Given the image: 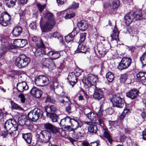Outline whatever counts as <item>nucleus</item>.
Here are the masks:
<instances>
[{
    "instance_id": "14",
    "label": "nucleus",
    "mask_w": 146,
    "mask_h": 146,
    "mask_svg": "<svg viewBox=\"0 0 146 146\" xmlns=\"http://www.w3.org/2000/svg\"><path fill=\"white\" fill-rule=\"evenodd\" d=\"M69 83L73 87L78 81V78L73 72H70L67 78Z\"/></svg>"
},
{
    "instance_id": "22",
    "label": "nucleus",
    "mask_w": 146,
    "mask_h": 146,
    "mask_svg": "<svg viewBox=\"0 0 146 146\" xmlns=\"http://www.w3.org/2000/svg\"><path fill=\"white\" fill-rule=\"evenodd\" d=\"M78 26L80 30L82 31L86 30L88 27L87 22L84 19L82 20L80 22H78Z\"/></svg>"
},
{
    "instance_id": "7",
    "label": "nucleus",
    "mask_w": 146,
    "mask_h": 146,
    "mask_svg": "<svg viewBox=\"0 0 146 146\" xmlns=\"http://www.w3.org/2000/svg\"><path fill=\"white\" fill-rule=\"evenodd\" d=\"M37 142L45 143L48 142L50 138L51 134L50 132L46 131H42L40 134L38 135Z\"/></svg>"
},
{
    "instance_id": "53",
    "label": "nucleus",
    "mask_w": 146,
    "mask_h": 146,
    "mask_svg": "<svg viewBox=\"0 0 146 146\" xmlns=\"http://www.w3.org/2000/svg\"><path fill=\"white\" fill-rule=\"evenodd\" d=\"M6 131H2L0 133V135L3 136V137H6L9 134V131L8 130Z\"/></svg>"
},
{
    "instance_id": "55",
    "label": "nucleus",
    "mask_w": 146,
    "mask_h": 146,
    "mask_svg": "<svg viewBox=\"0 0 146 146\" xmlns=\"http://www.w3.org/2000/svg\"><path fill=\"white\" fill-rule=\"evenodd\" d=\"M133 21V19H125L124 22L127 25H129Z\"/></svg>"
},
{
    "instance_id": "17",
    "label": "nucleus",
    "mask_w": 146,
    "mask_h": 146,
    "mask_svg": "<svg viewBox=\"0 0 146 146\" xmlns=\"http://www.w3.org/2000/svg\"><path fill=\"white\" fill-rule=\"evenodd\" d=\"M44 128L49 132H51L53 133H59L60 129L57 130L52 124L49 123H45L44 125Z\"/></svg>"
},
{
    "instance_id": "30",
    "label": "nucleus",
    "mask_w": 146,
    "mask_h": 146,
    "mask_svg": "<svg viewBox=\"0 0 146 146\" xmlns=\"http://www.w3.org/2000/svg\"><path fill=\"white\" fill-rule=\"evenodd\" d=\"M137 79L140 82H143L146 80V72H140L136 74Z\"/></svg>"
},
{
    "instance_id": "28",
    "label": "nucleus",
    "mask_w": 146,
    "mask_h": 146,
    "mask_svg": "<svg viewBox=\"0 0 146 146\" xmlns=\"http://www.w3.org/2000/svg\"><path fill=\"white\" fill-rule=\"evenodd\" d=\"M22 137L27 143L30 144L31 143L32 138V135L31 133H23Z\"/></svg>"
},
{
    "instance_id": "34",
    "label": "nucleus",
    "mask_w": 146,
    "mask_h": 146,
    "mask_svg": "<svg viewBox=\"0 0 146 146\" xmlns=\"http://www.w3.org/2000/svg\"><path fill=\"white\" fill-rule=\"evenodd\" d=\"M68 104V106L66 107V111L68 113H70L72 111V109L74 107V105L71 102Z\"/></svg>"
},
{
    "instance_id": "10",
    "label": "nucleus",
    "mask_w": 146,
    "mask_h": 146,
    "mask_svg": "<svg viewBox=\"0 0 146 146\" xmlns=\"http://www.w3.org/2000/svg\"><path fill=\"white\" fill-rule=\"evenodd\" d=\"M131 61L132 60L130 58L123 57L118 64V69L122 70L127 68L130 66Z\"/></svg>"
},
{
    "instance_id": "33",
    "label": "nucleus",
    "mask_w": 146,
    "mask_h": 146,
    "mask_svg": "<svg viewBox=\"0 0 146 146\" xmlns=\"http://www.w3.org/2000/svg\"><path fill=\"white\" fill-rule=\"evenodd\" d=\"M104 137L107 139L109 142L111 144L113 141V140L110 134L107 131H105L104 133Z\"/></svg>"
},
{
    "instance_id": "5",
    "label": "nucleus",
    "mask_w": 146,
    "mask_h": 146,
    "mask_svg": "<svg viewBox=\"0 0 146 146\" xmlns=\"http://www.w3.org/2000/svg\"><path fill=\"white\" fill-rule=\"evenodd\" d=\"M98 79V77L97 76L90 74H88L86 77L83 78L82 82L85 85L90 87L92 85L95 86Z\"/></svg>"
},
{
    "instance_id": "25",
    "label": "nucleus",
    "mask_w": 146,
    "mask_h": 146,
    "mask_svg": "<svg viewBox=\"0 0 146 146\" xmlns=\"http://www.w3.org/2000/svg\"><path fill=\"white\" fill-rule=\"evenodd\" d=\"M45 110L46 112V115L54 113L57 111L56 107L54 105H48L45 107Z\"/></svg>"
},
{
    "instance_id": "12",
    "label": "nucleus",
    "mask_w": 146,
    "mask_h": 146,
    "mask_svg": "<svg viewBox=\"0 0 146 146\" xmlns=\"http://www.w3.org/2000/svg\"><path fill=\"white\" fill-rule=\"evenodd\" d=\"M18 124L14 120L9 119L5 122L4 127L7 131L11 129L16 131L18 129Z\"/></svg>"
},
{
    "instance_id": "15",
    "label": "nucleus",
    "mask_w": 146,
    "mask_h": 146,
    "mask_svg": "<svg viewBox=\"0 0 146 146\" xmlns=\"http://www.w3.org/2000/svg\"><path fill=\"white\" fill-rule=\"evenodd\" d=\"M31 95L35 98H40L42 95V92L36 87H33L30 92Z\"/></svg>"
},
{
    "instance_id": "38",
    "label": "nucleus",
    "mask_w": 146,
    "mask_h": 146,
    "mask_svg": "<svg viewBox=\"0 0 146 146\" xmlns=\"http://www.w3.org/2000/svg\"><path fill=\"white\" fill-rule=\"evenodd\" d=\"M87 117L90 120H93L95 118L96 115L94 113L91 111L87 114Z\"/></svg>"
},
{
    "instance_id": "24",
    "label": "nucleus",
    "mask_w": 146,
    "mask_h": 146,
    "mask_svg": "<svg viewBox=\"0 0 146 146\" xmlns=\"http://www.w3.org/2000/svg\"><path fill=\"white\" fill-rule=\"evenodd\" d=\"M17 88L20 92H23L24 90H28L29 87L26 82H23L19 83L17 85Z\"/></svg>"
},
{
    "instance_id": "44",
    "label": "nucleus",
    "mask_w": 146,
    "mask_h": 146,
    "mask_svg": "<svg viewBox=\"0 0 146 146\" xmlns=\"http://www.w3.org/2000/svg\"><path fill=\"white\" fill-rule=\"evenodd\" d=\"M75 74L77 77L80 76L82 72V70L78 68H77L75 69L74 72Z\"/></svg>"
},
{
    "instance_id": "26",
    "label": "nucleus",
    "mask_w": 146,
    "mask_h": 146,
    "mask_svg": "<svg viewBox=\"0 0 146 146\" xmlns=\"http://www.w3.org/2000/svg\"><path fill=\"white\" fill-rule=\"evenodd\" d=\"M22 31L23 29L21 27L17 26L14 28L12 31V34L13 36L17 37L21 35Z\"/></svg>"
},
{
    "instance_id": "1",
    "label": "nucleus",
    "mask_w": 146,
    "mask_h": 146,
    "mask_svg": "<svg viewBox=\"0 0 146 146\" xmlns=\"http://www.w3.org/2000/svg\"><path fill=\"white\" fill-rule=\"evenodd\" d=\"M13 40L9 36L0 34V44L1 46L0 48V55L3 56L10 49L20 47V39H16L13 41L14 45L12 43Z\"/></svg>"
},
{
    "instance_id": "56",
    "label": "nucleus",
    "mask_w": 146,
    "mask_h": 146,
    "mask_svg": "<svg viewBox=\"0 0 146 146\" xmlns=\"http://www.w3.org/2000/svg\"><path fill=\"white\" fill-rule=\"evenodd\" d=\"M19 97L21 99V101L22 103H24L25 102L26 99L25 96L23 94H21L19 95Z\"/></svg>"
},
{
    "instance_id": "62",
    "label": "nucleus",
    "mask_w": 146,
    "mask_h": 146,
    "mask_svg": "<svg viewBox=\"0 0 146 146\" xmlns=\"http://www.w3.org/2000/svg\"><path fill=\"white\" fill-rule=\"evenodd\" d=\"M41 40V38L39 37H37L36 36H34L32 38V40L34 42H36L37 41H39Z\"/></svg>"
},
{
    "instance_id": "19",
    "label": "nucleus",
    "mask_w": 146,
    "mask_h": 146,
    "mask_svg": "<svg viewBox=\"0 0 146 146\" xmlns=\"http://www.w3.org/2000/svg\"><path fill=\"white\" fill-rule=\"evenodd\" d=\"M85 124L89 126L88 127V131L89 132L92 133H96L97 132L98 128L97 125L92 124V122L91 121H85Z\"/></svg>"
},
{
    "instance_id": "27",
    "label": "nucleus",
    "mask_w": 146,
    "mask_h": 146,
    "mask_svg": "<svg viewBox=\"0 0 146 146\" xmlns=\"http://www.w3.org/2000/svg\"><path fill=\"white\" fill-rule=\"evenodd\" d=\"M119 32L117 28L115 27L113 31V33L110 35L111 37V41L115 40L117 42L119 40Z\"/></svg>"
},
{
    "instance_id": "2",
    "label": "nucleus",
    "mask_w": 146,
    "mask_h": 146,
    "mask_svg": "<svg viewBox=\"0 0 146 146\" xmlns=\"http://www.w3.org/2000/svg\"><path fill=\"white\" fill-rule=\"evenodd\" d=\"M56 23L54 19H41L40 26L42 32L51 31Z\"/></svg>"
},
{
    "instance_id": "51",
    "label": "nucleus",
    "mask_w": 146,
    "mask_h": 146,
    "mask_svg": "<svg viewBox=\"0 0 146 146\" xmlns=\"http://www.w3.org/2000/svg\"><path fill=\"white\" fill-rule=\"evenodd\" d=\"M25 121L26 120L25 119L19 118L18 119V122L20 125L23 126L26 125Z\"/></svg>"
},
{
    "instance_id": "9",
    "label": "nucleus",
    "mask_w": 146,
    "mask_h": 146,
    "mask_svg": "<svg viewBox=\"0 0 146 146\" xmlns=\"http://www.w3.org/2000/svg\"><path fill=\"white\" fill-rule=\"evenodd\" d=\"M111 101L113 106L115 107L122 108L124 105V100L121 98L118 94L113 96Z\"/></svg>"
},
{
    "instance_id": "49",
    "label": "nucleus",
    "mask_w": 146,
    "mask_h": 146,
    "mask_svg": "<svg viewBox=\"0 0 146 146\" xmlns=\"http://www.w3.org/2000/svg\"><path fill=\"white\" fill-rule=\"evenodd\" d=\"M46 102H49L54 104L56 101L54 99H52L50 96H47L45 101Z\"/></svg>"
},
{
    "instance_id": "57",
    "label": "nucleus",
    "mask_w": 146,
    "mask_h": 146,
    "mask_svg": "<svg viewBox=\"0 0 146 146\" xmlns=\"http://www.w3.org/2000/svg\"><path fill=\"white\" fill-rule=\"evenodd\" d=\"M106 113L109 115H111L112 114L113 112V110L111 108H108L106 110Z\"/></svg>"
},
{
    "instance_id": "35",
    "label": "nucleus",
    "mask_w": 146,
    "mask_h": 146,
    "mask_svg": "<svg viewBox=\"0 0 146 146\" xmlns=\"http://www.w3.org/2000/svg\"><path fill=\"white\" fill-rule=\"evenodd\" d=\"M48 115H46L47 117L50 119L53 122H56L57 121L58 117L55 114L53 113Z\"/></svg>"
},
{
    "instance_id": "23",
    "label": "nucleus",
    "mask_w": 146,
    "mask_h": 146,
    "mask_svg": "<svg viewBox=\"0 0 146 146\" xmlns=\"http://www.w3.org/2000/svg\"><path fill=\"white\" fill-rule=\"evenodd\" d=\"M47 55L49 57L51 58L52 60H56L60 57V53L57 51H50L47 53Z\"/></svg>"
},
{
    "instance_id": "63",
    "label": "nucleus",
    "mask_w": 146,
    "mask_h": 146,
    "mask_svg": "<svg viewBox=\"0 0 146 146\" xmlns=\"http://www.w3.org/2000/svg\"><path fill=\"white\" fill-rule=\"evenodd\" d=\"M11 108L13 109H16L19 108V106L17 104L13 102H11Z\"/></svg>"
},
{
    "instance_id": "42",
    "label": "nucleus",
    "mask_w": 146,
    "mask_h": 146,
    "mask_svg": "<svg viewBox=\"0 0 146 146\" xmlns=\"http://www.w3.org/2000/svg\"><path fill=\"white\" fill-rule=\"evenodd\" d=\"M11 17V15L7 12H4L2 13L0 15V18H10Z\"/></svg>"
},
{
    "instance_id": "43",
    "label": "nucleus",
    "mask_w": 146,
    "mask_h": 146,
    "mask_svg": "<svg viewBox=\"0 0 146 146\" xmlns=\"http://www.w3.org/2000/svg\"><path fill=\"white\" fill-rule=\"evenodd\" d=\"M128 74H122L120 78V80L122 82H124L127 79Z\"/></svg>"
},
{
    "instance_id": "58",
    "label": "nucleus",
    "mask_w": 146,
    "mask_h": 146,
    "mask_svg": "<svg viewBox=\"0 0 146 146\" xmlns=\"http://www.w3.org/2000/svg\"><path fill=\"white\" fill-rule=\"evenodd\" d=\"M52 36L53 37L57 38H61L60 34L58 32H55L52 34Z\"/></svg>"
},
{
    "instance_id": "41",
    "label": "nucleus",
    "mask_w": 146,
    "mask_h": 146,
    "mask_svg": "<svg viewBox=\"0 0 146 146\" xmlns=\"http://www.w3.org/2000/svg\"><path fill=\"white\" fill-rule=\"evenodd\" d=\"M76 126V127L75 128H72L71 126L69 125H66L63 127L65 128L66 130L68 131H74L75 130L78 128L76 127V125H75Z\"/></svg>"
},
{
    "instance_id": "50",
    "label": "nucleus",
    "mask_w": 146,
    "mask_h": 146,
    "mask_svg": "<svg viewBox=\"0 0 146 146\" xmlns=\"http://www.w3.org/2000/svg\"><path fill=\"white\" fill-rule=\"evenodd\" d=\"M37 6L38 7L39 11L40 12H41L45 8L46 6V5L45 4H44L42 5H41L39 3H38L37 4Z\"/></svg>"
},
{
    "instance_id": "54",
    "label": "nucleus",
    "mask_w": 146,
    "mask_h": 146,
    "mask_svg": "<svg viewBox=\"0 0 146 146\" xmlns=\"http://www.w3.org/2000/svg\"><path fill=\"white\" fill-rule=\"evenodd\" d=\"M79 7V4L75 2L72 3V4L70 6V8L71 9H74L78 8Z\"/></svg>"
},
{
    "instance_id": "39",
    "label": "nucleus",
    "mask_w": 146,
    "mask_h": 146,
    "mask_svg": "<svg viewBox=\"0 0 146 146\" xmlns=\"http://www.w3.org/2000/svg\"><path fill=\"white\" fill-rule=\"evenodd\" d=\"M140 60L143 65L146 64V53L144 52L142 56L140 58Z\"/></svg>"
},
{
    "instance_id": "61",
    "label": "nucleus",
    "mask_w": 146,
    "mask_h": 146,
    "mask_svg": "<svg viewBox=\"0 0 146 146\" xmlns=\"http://www.w3.org/2000/svg\"><path fill=\"white\" fill-rule=\"evenodd\" d=\"M84 134L82 133L81 132H80L78 133L77 134V138L78 139H81L84 137Z\"/></svg>"
},
{
    "instance_id": "18",
    "label": "nucleus",
    "mask_w": 146,
    "mask_h": 146,
    "mask_svg": "<svg viewBox=\"0 0 146 146\" xmlns=\"http://www.w3.org/2000/svg\"><path fill=\"white\" fill-rule=\"evenodd\" d=\"M103 91L100 89L95 87L93 97L95 99L100 100L104 97Z\"/></svg>"
},
{
    "instance_id": "32",
    "label": "nucleus",
    "mask_w": 146,
    "mask_h": 146,
    "mask_svg": "<svg viewBox=\"0 0 146 146\" xmlns=\"http://www.w3.org/2000/svg\"><path fill=\"white\" fill-rule=\"evenodd\" d=\"M74 32H72L71 33L69 34L67 36L65 37V40L67 43L72 42L73 41L74 36Z\"/></svg>"
},
{
    "instance_id": "64",
    "label": "nucleus",
    "mask_w": 146,
    "mask_h": 146,
    "mask_svg": "<svg viewBox=\"0 0 146 146\" xmlns=\"http://www.w3.org/2000/svg\"><path fill=\"white\" fill-rule=\"evenodd\" d=\"M142 139L146 141V129L142 133Z\"/></svg>"
},
{
    "instance_id": "37",
    "label": "nucleus",
    "mask_w": 146,
    "mask_h": 146,
    "mask_svg": "<svg viewBox=\"0 0 146 146\" xmlns=\"http://www.w3.org/2000/svg\"><path fill=\"white\" fill-rule=\"evenodd\" d=\"M59 101L60 102L63 104L65 105L66 103H68L70 102V100L67 96L63 97L59 99Z\"/></svg>"
},
{
    "instance_id": "16",
    "label": "nucleus",
    "mask_w": 146,
    "mask_h": 146,
    "mask_svg": "<svg viewBox=\"0 0 146 146\" xmlns=\"http://www.w3.org/2000/svg\"><path fill=\"white\" fill-rule=\"evenodd\" d=\"M141 17L143 18L142 14L141 11L137 13L130 12L128 13L124 16V18H140Z\"/></svg>"
},
{
    "instance_id": "29",
    "label": "nucleus",
    "mask_w": 146,
    "mask_h": 146,
    "mask_svg": "<svg viewBox=\"0 0 146 146\" xmlns=\"http://www.w3.org/2000/svg\"><path fill=\"white\" fill-rule=\"evenodd\" d=\"M87 47L85 45L82 44H79L77 48V49L75 51V53H85L87 52Z\"/></svg>"
},
{
    "instance_id": "36",
    "label": "nucleus",
    "mask_w": 146,
    "mask_h": 146,
    "mask_svg": "<svg viewBox=\"0 0 146 146\" xmlns=\"http://www.w3.org/2000/svg\"><path fill=\"white\" fill-rule=\"evenodd\" d=\"M106 77L108 81L110 82H112L114 79V76L111 72H109L106 74Z\"/></svg>"
},
{
    "instance_id": "20",
    "label": "nucleus",
    "mask_w": 146,
    "mask_h": 146,
    "mask_svg": "<svg viewBox=\"0 0 146 146\" xmlns=\"http://www.w3.org/2000/svg\"><path fill=\"white\" fill-rule=\"evenodd\" d=\"M21 4H26L27 0H18ZM16 0H5L7 5L9 8L13 7L15 5Z\"/></svg>"
},
{
    "instance_id": "13",
    "label": "nucleus",
    "mask_w": 146,
    "mask_h": 146,
    "mask_svg": "<svg viewBox=\"0 0 146 146\" xmlns=\"http://www.w3.org/2000/svg\"><path fill=\"white\" fill-rule=\"evenodd\" d=\"M41 63L43 66L51 70L55 67L54 62L50 58H43L41 60Z\"/></svg>"
},
{
    "instance_id": "8",
    "label": "nucleus",
    "mask_w": 146,
    "mask_h": 146,
    "mask_svg": "<svg viewBox=\"0 0 146 146\" xmlns=\"http://www.w3.org/2000/svg\"><path fill=\"white\" fill-rule=\"evenodd\" d=\"M39 43L37 42L36 45L37 47L35 52V56L37 57L42 56L43 54H45L46 52L45 46L42 42V40H40Z\"/></svg>"
},
{
    "instance_id": "46",
    "label": "nucleus",
    "mask_w": 146,
    "mask_h": 146,
    "mask_svg": "<svg viewBox=\"0 0 146 146\" xmlns=\"http://www.w3.org/2000/svg\"><path fill=\"white\" fill-rule=\"evenodd\" d=\"M86 35V33H82L80 34V42H82L85 40Z\"/></svg>"
},
{
    "instance_id": "40",
    "label": "nucleus",
    "mask_w": 146,
    "mask_h": 146,
    "mask_svg": "<svg viewBox=\"0 0 146 146\" xmlns=\"http://www.w3.org/2000/svg\"><path fill=\"white\" fill-rule=\"evenodd\" d=\"M9 22L7 19H0V24L3 26H6Z\"/></svg>"
},
{
    "instance_id": "59",
    "label": "nucleus",
    "mask_w": 146,
    "mask_h": 146,
    "mask_svg": "<svg viewBox=\"0 0 146 146\" xmlns=\"http://www.w3.org/2000/svg\"><path fill=\"white\" fill-rule=\"evenodd\" d=\"M45 17L47 18H51L53 17V15L52 13L48 12L45 14Z\"/></svg>"
},
{
    "instance_id": "31",
    "label": "nucleus",
    "mask_w": 146,
    "mask_h": 146,
    "mask_svg": "<svg viewBox=\"0 0 146 146\" xmlns=\"http://www.w3.org/2000/svg\"><path fill=\"white\" fill-rule=\"evenodd\" d=\"M110 5L112 9H115L119 6V0H110Z\"/></svg>"
},
{
    "instance_id": "21",
    "label": "nucleus",
    "mask_w": 146,
    "mask_h": 146,
    "mask_svg": "<svg viewBox=\"0 0 146 146\" xmlns=\"http://www.w3.org/2000/svg\"><path fill=\"white\" fill-rule=\"evenodd\" d=\"M139 91L136 89H133L126 93V96L127 97L131 99H135L137 96Z\"/></svg>"
},
{
    "instance_id": "3",
    "label": "nucleus",
    "mask_w": 146,
    "mask_h": 146,
    "mask_svg": "<svg viewBox=\"0 0 146 146\" xmlns=\"http://www.w3.org/2000/svg\"><path fill=\"white\" fill-rule=\"evenodd\" d=\"M73 123L74 125H76L77 128L80 127L83 125L82 122L78 119H71L69 116H67L60 120L59 123L61 126H64L68 125H72Z\"/></svg>"
},
{
    "instance_id": "6",
    "label": "nucleus",
    "mask_w": 146,
    "mask_h": 146,
    "mask_svg": "<svg viewBox=\"0 0 146 146\" xmlns=\"http://www.w3.org/2000/svg\"><path fill=\"white\" fill-rule=\"evenodd\" d=\"M42 115V111L38 108H35L31 111L28 114L29 119L33 121H35Z\"/></svg>"
},
{
    "instance_id": "48",
    "label": "nucleus",
    "mask_w": 146,
    "mask_h": 146,
    "mask_svg": "<svg viewBox=\"0 0 146 146\" xmlns=\"http://www.w3.org/2000/svg\"><path fill=\"white\" fill-rule=\"evenodd\" d=\"M17 131H14L12 130L11 131H9V134L11 136L13 137L16 136L18 135V132Z\"/></svg>"
},
{
    "instance_id": "4",
    "label": "nucleus",
    "mask_w": 146,
    "mask_h": 146,
    "mask_svg": "<svg viewBox=\"0 0 146 146\" xmlns=\"http://www.w3.org/2000/svg\"><path fill=\"white\" fill-rule=\"evenodd\" d=\"M30 62L29 57L24 54H21L16 59L15 64L19 68H23L28 66Z\"/></svg>"
},
{
    "instance_id": "45",
    "label": "nucleus",
    "mask_w": 146,
    "mask_h": 146,
    "mask_svg": "<svg viewBox=\"0 0 146 146\" xmlns=\"http://www.w3.org/2000/svg\"><path fill=\"white\" fill-rule=\"evenodd\" d=\"M107 50L106 49L104 48H102L100 50H98V53L101 55L103 56L105 55L107 52Z\"/></svg>"
},
{
    "instance_id": "52",
    "label": "nucleus",
    "mask_w": 146,
    "mask_h": 146,
    "mask_svg": "<svg viewBox=\"0 0 146 146\" xmlns=\"http://www.w3.org/2000/svg\"><path fill=\"white\" fill-rule=\"evenodd\" d=\"M27 44V40H26L20 39V47H23Z\"/></svg>"
},
{
    "instance_id": "11",
    "label": "nucleus",
    "mask_w": 146,
    "mask_h": 146,
    "mask_svg": "<svg viewBox=\"0 0 146 146\" xmlns=\"http://www.w3.org/2000/svg\"><path fill=\"white\" fill-rule=\"evenodd\" d=\"M35 83L38 86H43L48 84L49 80L46 76H40L35 78Z\"/></svg>"
},
{
    "instance_id": "60",
    "label": "nucleus",
    "mask_w": 146,
    "mask_h": 146,
    "mask_svg": "<svg viewBox=\"0 0 146 146\" xmlns=\"http://www.w3.org/2000/svg\"><path fill=\"white\" fill-rule=\"evenodd\" d=\"M75 16V14L74 13L70 14H66L65 17V18H71L74 17Z\"/></svg>"
},
{
    "instance_id": "47",
    "label": "nucleus",
    "mask_w": 146,
    "mask_h": 146,
    "mask_svg": "<svg viewBox=\"0 0 146 146\" xmlns=\"http://www.w3.org/2000/svg\"><path fill=\"white\" fill-rule=\"evenodd\" d=\"M98 117V121L97 122V123L99 125H104L105 119L103 117Z\"/></svg>"
}]
</instances>
